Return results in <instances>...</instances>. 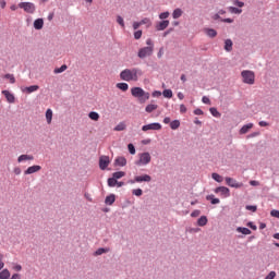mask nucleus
Returning a JSON list of instances; mask_svg holds the SVG:
<instances>
[{
    "mask_svg": "<svg viewBox=\"0 0 279 279\" xmlns=\"http://www.w3.org/2000/svg\"><path fill=\"white\" fill-rule=\"evenodd\" d=\"M117 184H118V181L116 178L112 177V178L108 179V186L114 187V186H117Z\"/></svg>",
    "mask_w": 279,
    "mask_h": 279,
    "instance_id": "obj_40",
    "label": "nucleus"
},
{
    "mask_svg": "<svg viewBox=\"0 0 279 279\" xmlns=\"http://www.w3.org/2000/svg\"><path fill=\"white\" fill-rule=\"evenodd\" d=\"M183 11L182 9H175L172 13V19H180V16H182Z\"/></svg>",
    "mask_w": 279,
    "mask_h": 279,
    "instance_id": "obj_32",
    "label": "nucleus"
},
{
    "mask_svg": "<svg viewBox=\"0 0 279 279\" xmlns=\"http://www.w3.org/2000/svg\"><path fill=\"white\" fill-rule=\"evenodd\" d=\"M143 36V31H136L134 33L135 40H141V37Z\"/></svg>",
    "mask_w": 279,
    "mask_h": 279,
    "instance_id": "obj_45",
    "label": "nucleus"
},
{
    "mask_svg": "<svg viewBox=\"0 0 279 279\" xmlns=\"http://www.w3.org/2000/svg\"><path fill=\"white\" fill-rule=\"evenodd\" d=\"M159 19L161 21H165V19H169V11H166L163 13H160Z\"/></svg>",
    "mask_w": 279,
    "mask_h": 279,
    "instance_id": "obj_48",
    "label": "nucleus"
},
{
    "mask_svg": "<svg viewBox=\"0 0 279 279\" xmlns=\"http://www.w3.org/2000/svg\"><path fill=\"white\" fill-rule=\"evenodd\" d=\"M19 8L24 10L27 14H34L36 12V4L33 2H20Z\"/></svg>",
    "mask_w": 279,
    "mask_h": 279,
    "instance_id": "obj_5",
    "label": "nucleus"
},
{
    "mask_svg": "<svg viewBox=\"0 0 279 279\" xmlns=\"http://www.w3.org/2000/svg\"><path fill=\"white\" fill-rule=\"evenodd\" d=\"M252 128H254V123H248V124L243 125L239 132H240V134H247V132H250V130H252Z\"/></svg>",
    "mask_w": 279,
    "mask_h": 279,
    "instance_id": "obj_15",
    "label": "nucleus"
},
{
    "mask_svg": "<svg viewBox=\"0 0 279 279\" xmlns=\"http://www.w3.org/2000/svg\"><path fill=\"white\" fill-rule=\"evenodd\" d=\"M112 178H114L116 180H121V178H125V172H123V171L114 172L112 174Z\"/></svg>",
    "mask_w": 279,
    "mask_h": 279,
    "instance_id": "obj_33",
    "label": "nucleus"
},
{
    "mask_svg": "<svg viewBox=\"0 0 279 279\" xmlns=\"http://www.w3.org/2000/svg\"><path fill=\"white\" fill-rule=\"evenodd\" d=\"M132 193H133L136 197H141V195H143V190L136 189V190H133Z\"/></svg>",
    "mask_w": 279,
    "mask_h": 279,
    "instance_id": "obj_47",
    "label": "nucleus"
},
{
    "mask_svg": "<svg viewBox=\"0 0 279 279\" xmlns=\"http://www.w3.org/2000/svg\"><path fill=\"white\" fill-rule=\"evenodd\" d=\"M5 80H9L10 84H14L16 82V78H14V74H5Z\"/></svg>",
    "mask_w": 279,
    "mask_h": 279,
    "instance_id": "obj_42",
    "label": "nucleus"
},
{
    "mask_svg": "<svg viewBox=\"0 0 279 279\" xmlns=\"http://www.w3.org/2000/svg\"><path fill=\"white\" fill-rule=\"evenodd\" d=\"M10 279H21V275L14 274V275H12V277Z\"/></svg>",
    "mask_w": 279,
    "mask_h": 279,
    "instance_id": "obj_64",
    "label": "nucleus"
},
{
    "mask_svg": "<svg viewBox=\"0 0 279 279\" xmlns=\"http://www.w3.org/2000/svg\"><path fill=\"white\" fill-rule=\"evenodd\" d=\"M194 114L202 116V114H204V111H202V109H195Z\"/></svg>",
    "mask_w": 279,
    "mask_h": 279,
    "instance_id": "obj_60",
    "label": "nucleus"
},
{
    "mask_svg": "<svg viewBox=\"0 0 279 279\" xmlns=\"http://www.w3.org/2000/svg\"><path fill=\"white\" fill-rule=\"evenodd\" d=\"M270 215L271 217H276L277 219H279V210L274 209L270 211Z\"/></svg>",
    "mask_w": 279,
    "mask_h": 279,
    "instance_id": "obj_52",
    "label": "nucleus"
},
{
    "mask_svg": "<svg viewBox=\"0 0 279 279\" xmlns=\"http://www.w3.org/2000/svg\"><path fill=\"white\" fill-rule=\"evenodd\" d=\"M40 87L38 85H33V86H28V87H25L23 90V93H28V94H32V93H36V90H38Z\"/></svg>",
    "mask_w": 279,
    "mask_h": 279,
    "instance_id": "obj_18",
    "label": "nucleus"
},
{
    "mask_svg": "<svg viewBox=\"0 0 279 279\" xmlns=\"http://www.w3.org/2000/svg\"><path fill=\"white\" fill-rule=\"evenodd\" d=\"M44 25H45V21L43 19H37L34 22V27L36 29H43Z\"/></svg>",
    "mask_w": 279,
    "mask_h": 279,
    "instance_id": "obj_20",
    "label": "nucleus"
},
{
    "mask_svg": "<svg viewBox=\"0 0 279 279\" xmlns=\"http://www.w3.org/2000/svg\"><path fill=\"white\" fill-rule=\"evenodd\" d=\"M225 180L228 186H231V189H242L243 186V183L236 182V180L233 178L227 177Z\"/></svg>",
    "mask_w": 279,
    "mask_h": 279,
    "instance_id": "obj_8",
    "label": "nucleus"
},
{
    "mask_svg": "<svg viewBox=\"0 0 279 279\" xmlns=\"http://www.w3.org/2000/svg\"><path fill=\"white\" fill-rule=\"evenodd\" d=\"M169 27V20H163L159 22V24L156 26L157 32H163V29H167Z\"/></svg>",
    "mask_w": 279,
    "mask_h": 279,
    "instance_id": "obj_13",
    "label": "nucleus"
},
{
    "mask_svg": "<svg viewBox=\"0 0 279 279\" xmlns=\"http://www.w3.org/2000/svg\"><path fill=\"white\" fill-rule=\"evenodd\" d=\"M114 202H117V196L114 194L107 196L105 199V204H107V206H112Z\"/></svg>",
    "mask_w": 279,
    "mask_h": 279,
    "instance_id": "obj_16",
    "label": "nucleus"
},
{
    "mask_svg": "<svg viewBox=\"0 0 279 279\" xmlns=\"http://www.w3.org/2000/svg\"><path fill=\"white\" fill-rule=\"evenodd\" d=\"M108 165H110V158L108 156L100 157L99 167L102 171L108 169Z\"/></svg>",
    "mask_w": 279,
    "mask_h": 279,
    "instance_id": "obj_10",
    "label": "nucleus"
},
{
    "mask_svg": "<svg viewBox=\"0 0 279 279\" xmlns=\"http://www.w3.org/2000/svg\"><path fill=\"white\" fill-rule=\"evenodd\" d=\"M151 53H154V47H144L138 50L137 56L138 58L143 59V58H149Z\"/></svg>",
    "mask_w": 279,
    "mask_h": 279,
    "instance_id": "obj_6",
    "label": "nucleus"
},
{
    "mask_svg": "<svg viewBox=\"0 0 279 279\" xmlns=\"http://www.w3.org/2000/svg\"><path fill=\"white\" fill-rule=\"evenodd\" d=\"M206 223H208V218L206 216H202L198 220H197V226H201L202 228L204 226H206Z\"/></svg>",
    "mask_w": 279,
    "mask_h": 279,
    "instance_id": "obj_26",
    "label": "nucleus"
},
{
    "mask_svg": "<svg viewBox=\"0 0 279 279\" xmlns=\"http://www.w3.org/2000/svg\"><path fill=\"white\" fill-rule=\"evenodd\" d=\"M117 88H119L120 90H123V93H125V90H128L130 88V85H128V83H118Z\"/></svg>",
    "mask_w": 279,
    "mask_h": 279,
    "instance_id": "obj_29",
    "label": "nucleus"
},
{
    "mask_svg": "<svg viewBox=\"0 0 279 279\" xmlns=\"http://www.w3.org/2000/svg\"><path fill=\"white\" fill-rule=\"evenodd\" d=\"M241 75L244 84L252 85L256 80V75L254 74L253 71H250V70L242 71Z\"/></svg>",
    "mask_w": 279,
    "mask_h": 279,
    "instance_id": "obj_4",
    "label": "nucleus"
},
{
    "mask_svg": "<svg viewBox=\"0 0 279 279\" xmlns=\"http://www.w3.org/2000/svg\"><path fill=\"white\" fill-rule=\"evenodd\" d=\"M170 128L171 130H178V128H180V120H173L170 122Z\"/></svg>",
    "mask_w": 279,
    "mask_h": 279,
    "instance_id": "obj_38",
    "label": "nucleus"
},
{
    "mask_svg": "<svg viewBox=\"0 0 279 279\" xmlns=\"http://www.w3.org/2000/svg\"><path fill=\"white\" fill-rule=\"evenodd\" d=\"M215 193H219L222 197H230V189L226 186L216 187Z\"/></svg>",
    "mask_w": 279,
    "mask_h": 279,
    "instance_id": "obj_9",
    "label": "nucleus"
},
{
    "mask_svg": "<svg viewBox=\"0 0 279 279\" xmlns=\"http://www.w3.org/2000/svg\"><path fill=\"white\" fill-rule=\"evenodd\" d=\"M149 130H155V131L162 130V124L158 122H154V123L142 126L143 132H149Z\"/></svg>",
    "mask_w": 279,
    "mask_h": 279,
    "instance_id": "obj_7",
    "label": "nucleus"
},
{
    "mask_svg": "<svg viewBox=\"0 0 279 279\" xmlns=\"http://www.w3.org/2000/svg\"><path fill=\"white\" fill-rule=\"evenodd\" d=\"M2 95H4V97L9 104H14V101H15L14 94H11L8 90H2Z\"/></svg>",
    "mask_w": 279,
    "mask_h": 279,
    "instance_id": "obj_14",
    "label": "nucleus"
},
{
    "mask_svg": "<svg viewBox=\"0 0 279 279\" xmlns=\"http://www.w3.org/2000/svg\"><path fill=\"white\" fill-rule=\"evenodd\" d=\"M131 95L138 99L140 104H145V101H147L150 97L149 93L145 92L141 87H133L131 89Z\"/></svg>",
    "mask_w": 279,
    "mask_h": 279,
    "instance_id": "obj_2",
    "label": "nucleus"
},
{
    "mask_svg": "<svg viewBox=\"0 0 279 279\" xmlns=\"http://www.w3.org/2000/svg\"><path fill=\"white\" fill-rule=\"evenodd\" d=\"M3 258H4L3 254L0 253V271L1 269H3V267H5V263L3 262Z\"/></svg>",
    "mask_w": 279,
    "mask_h": 279,
    "instance_id": "obj_49",
    "label": "nucleus"
},
{
    "mask_svg": "<svg viewBox=\"0 0 279 279\" xmlns=\"http://www.w3.org/2000/svg\"><path fill=\"white\" fill-rule=\"evenodd\" d=\"M155 110H158V105L156 104H149L145 108V112H148V114H150V112H154Z\"/></svg>",
    "mask_w": 279,
    "mask_h": 279,
    "instance_id": "obj_21",
    "label": "nucleus"
},
{
    "mask_svg": "<svg viewBox=\"0 0 279 279\" xmlns=\"http://www.w3.org/2000/svg\"><path fill=\"white\" fill-rule=\"evenodd\" d=\"M25 160H34V156L33 155H21L17 158V162H25Z\"/></svg>",
    "mask_w": 279,
    "mask_h": 279,
    "instance_id": "obj_22",
    "label": "nucleus"
},
{
    "mask_svg": "<svg viewBox=\"0 0 279 279\" xmlns=\"http://www.w3.org/2000/svg\"><path fill=\"white\" fill-rule=\"evenodd\" d=\"M134 182H151V177L149 174L135 177L134 181H131V184Z\"/></svg>",
    "mask_w": 279,
    "mask_h": 279,
    "instance_id": "obj_11",
    "label": "nucleus"
},
{
    "mask_svg": "<svg viewBox=\"0 0 279 279\" xmlns=\"http://www.w3.org/2000/svg\"><path fill=\"white\" fill-rule=\"evenodd\" d=\"M202 101H203V104L210 105V98H208V96H204V97L202 98Z\"/></svg>",
    "mask_w": 279,
    "mask_h": 279,
    "instance_id": "obj_53",
    "label": "nucleus"
},
{
    "mask_svg": "<svg viewBox=\"0 0 279 279\" xmlns=\"http://www.w3.org/2000/svg\"><path fill=\"white\" fill-rule=\"evenodd\" d=\"M141 22H134L133 23V29H138V27H141Z\"/></svg>",
    "mask_w": 279,
    "mask_h": 279,
    "instance_id": "obj_58",
    "label": "nucleus"
},
{
    "mask_svg": "<svg viewBox=\"0 0 279 279\" xmlns=\"http://www.w3.org/2000/svg\"><path fill=\"white\" fill-rule=\"evenodd\" d=\"M108 252H110V248L100 247L94 253V256H101V254H108Z\"/></svg>",
    "mask_w": 279,
    "mask_h": 279,
    "instance_id": "obj_25",
    "label": "nucleus"
},
{
    "mask_svg": "<svg viewBox=\"0 0 279 279\" xmlns=\"http://www.w3.org/2000/svg\"><path fill=\"white\" fill-rule=\"evenodd\" d=\"M163 97H166L167 99H171V97H173V92L171 89H165L162 92Z\"/></svg>",
    "mask_w": 279,
    "mask_h": 279,
    "instance_id": "obj_37",
    "label": "nucleus"
},
{
    "mask_svg": "<svg viewBox=\"0 0 279 279\" xmlns=\"http://www.w3.org/2000/svg\"><path fill=\"white\" fill-rule=\"evenodd\" d=\"M10 270L8 268H2L0 270V279H10Z\"/></svg>",
    "mask_w": 279,
    "mask_h": 279,
    "instance_id": "obj_19",
    "label": "nucleus"
},
{
    "mask_svg": "<svg viewBox=\"0 0 279 279\" xmlns=\"http://www.w3.org/2000/svg\"><path fill=\"white\" fill-rule=\"evenodd\" d=\"M233 3H234L235 5H238V8H243V5H245L244 2H241V1H239V0L233 1Z\"/></svg>",
    "mask_w": 279,
    "mask_h": 279,
    "instance_id": "obj_54",
    "label": "nucleus"
},
{
    "mask_svg": "<svg viewBox=\"0 0 279 279\" xmlns=\"http://www.w3.org/2000/svg\"><path fill=\"white\" fill-rule=\"evenodd\" d=\"M246 210H252V213H256V206L248 205L246 206Z\"/></svg>",
    "mask_w": 279,
    "mask_h": 279,
    "instance_id": "obj_56",
    "label": "nucleus"
},
{
    "mask_svg": "<svg viewBox=\"0 0 279 279\" xmlns=\"http://www.w3.org/2000/svg\"><path fill=\"white\" fill-rule=\"evenodd\" d=\"M66 69H68L66 64H63L60 68L54 69L53 73H56V74L64 73V71H66Z\"/></svg>",
    "mask_w": 279,
    "mask_h": 279,
    "instance_id": "obj_39",
    "label": "nucleus"
},
{
    "mask_svg": "<svg viewBox=\"0 0 279 279\" xmlns=\"http://www.w3.org/2000/svg\"><path fill=\"white\" fill-rule=\"evenodd\" d=\"M43 167L40 166H31L24 171V175H32V173H38Z\"/></svg>",
    "mask_w": 279,
    "mask_h": 279,
    "instance_id": "obj_12",
    "label": "nucleus"
},
{
    "mask_svg": "<svg viewBox=\"0 0 279 279\" xmlns=\"http://www.w3.org/2000/svg\"><path fill=\"white\" fill-rule=\"evenodd\" d=\"M236 232H241V234H245V235L252 234V230H250V229H247L245 227H239L236 229Z\"/></svg>",
    "mask_w": 279,
    "mask_h": 279,
    "instance_id": "obj_27",
    "label": "nucleus"
},
{
    "mask_svg": "<svg viewBox=\"0 0 279 279\" xmlns=\"http://www.w3.org/2000/svg\"><path fill=\"white\" fill-rule=\"evenodd\" d=\"M201 215V211L199 210H194L192 214H191V217H199Z\"/></svg>",
    "mask_w": 279,
    "mask_h": 279,
    "instance_id": "obj_59",
    "label": "nucleus"
},
{
    "mask_svg": "<svg viewBox=\"0 0 279 279\" xmlns=\"http://www.w3.org/2000/svg\"><path fill=\"white\" fill-rule=\"evenodd\" d=\"M5 5H7L5 0H1L0 1V8L3 10V9H5Z\"/></svg>",
    "mask_w": 279,
    "mask_h": 279,
    "instance_id": "obj_63",
    "label": "nucleus"
},
{
    "mask_svg": "<svg viewBox=\"0 0 279 279\" xmlns=\"http://www.w3.org/2000/svg\"><path fill=\"white\" fill-rule=\"evenodd\" d=\"M180 112L184 114L186 112V106L180 105Z\"/></svg>",
    "mask_w": 279,
    "mask_h": 279,
    "instance_id": "obj_57",
    "label": "nucleus"
},
{
    "mask_svg": "<svg viewBox=\"0 0 279 279\" xmlns=\"http://www.w3.org/2000/svg\"><path fill=\"white\" fill-rule=\"evenodd\" d=\"M128 149H129V151H130V154H131L132 156H134V155L136 154V148L134 147L133 144H129V145H128Z\"/></svg>",
    "mask_w": 279,
    "mask_h": 279,
    "instance_id": "obj_44",
    "label": "nucleus"
},
{
    "mask_svg": "<svg viewBox=\"0 0 279 279\" xmlns=\"http://www.w3.org/2000/svg\"><path fill=\"white\" fill-rule=\"evenodd\" d=\"M276 278V271H270L265 279H274Z\"/></svg>",
    "mask_w": 279,
    "mask_h": 279,
    "instance_id": "obj_51",
    "label": "nucleus"
},
{
    "mask_svg": "<svg viewBox=\"0 0 279 279\" xmlns=\"http://www.w3.org/2000/svg\"><path fill=\"white\" fill-rule=\"evenodd\" d=\"M138 160L135 161V165L137 167H145L147 165H149V162H151V155L149 153H141L138 155Z\"/></svg>",
    "mask_w": 279,
    "mask_h": 279,
    "instance_id": "obj_3",
    "label": "nucleus"
},
{
    "mask_svg": "<svg viewBox=\"0 0 279 279\" xmlns=\"http://www.w3.org/2000/svg\"><path fill=\"white\" fill-rule=\"evenodd\" d=\"M143 77V70L138 68L124 69L120 73V78L123 82H138Z\"/></svg>",
    "mask_w": 279,
    "mask_h": 279,
    "instance_id": "obj_1",
    "label": "nucleus"
},
{
    "mask_svg": "<svg viewBox=\"0 0 279 279\" xmlns=\"http://www.w3.org/2000/svg\"><path fill=\"white\" fill-rule=\"evenodd\" d=\"M146 45H148V47H153L154 49V41H151V39H147Z\"/></svg>",
    "mask_w": 279,
    "mask_h": 279,
    "instance_id": "obj_62",
    "label": "nucleus"
},
{
    "mask_svg": "<svg viewBox=\"0 0 279 279\" xmlns=\"http://www.w3.org/2000/svg\"><path fill=\"white\" fill-rule=\"evenodd\" d=\"M22 269H23V266H21V264H13L14 271H21Z\"/></svg>",
    "mask_w": 279,
    "mask_h": 279,
    "instance_id": "obj_50",
    "label": "nucleus"
},
{
    "mask_svg": "<svg viewBox=\"0 0 279 279\" xmlns=\"http://www.w3.org/2000/svg\"><path fill=\"white\" fill-rule=\"evenodd\" d=\"M205 34L209 38H216V36H217V32L215 31V28H205Z\"/></svg>",
    "mask_w": 279,
    "mask_h": 279,
    "instance_id": "obj_23",
    "label": "nucleus"
},
{
    "mask_svg": "<svg viewBox=\"0 0 279 279\" xmlns=\"http://www.w3.org/2000/svg\"><path fill=\"white\" fill-rule=\"evenodd\" d=\"M140 23L141 25H151V20H149L148 17H145Z\"/></svg>",
    "mask_w": 279,
    "mask_h": 279,
    "instance_id": "obj_46",
    "label": "nucleus"
},
{
    "mask_svg": "<svg viewBox=\"0 0 279 279\" xmlns=\"http://www.w3.org/2000/svg\"><path fill=\"white\" fill-rule=\"evenodd\" d=\"M123 130H125V123L120 122L114 131L116 132H123Z\"/></svg>",
    "mask_w": 279,
    "mask_h": 279,
    "instance_id": "obj_41",
    "label": "nucleus"
},
{
    "mask_svg": "<svg viewBox=\"0 0 279 279\" xmlns=\"http://www.w3.org/2000/svg\"><path fill=\"white\" fill-rule=\"evenodd\" d=\"M209 112H210V114H213V117H216V119H219V117H221V113L215 107H211L209 109Z\"/></svg>",
    "mask_w": 279,
    "mask_h": 279,
    "instance_id": "obj_31",
    "label": "nucleus"
},
{
    "mask_svg": "<svg viewBox=\"0 0 279 279\" xmlns=\"http://www.w3.org/2000/svg\"><path fill=\"white\" fill-rule=\"evenodd\" d=\"M88 117L92 121H99V113L96 111H90L88 113Z\"/></svg>",
    "mask_w": 279,
    "mask_h": 279,
    "instance_id": "obj_28",
    "label": "nucleus"
},
{
    "mask_svg": "<svg viewBox=\"0 0 279 279\" xmlns=\"http://www.w3.org/2000/svg\"><path fill=\"white\" fill-rule=\"evenodd\" d=\"M258 125H259L260 128H267V126L269 125V123L266 122V121H259V122H258Z\"/></svg>",
    "mask_w": 279,
    "mask_h": 279,
    "instance_id": "obj_55",
    "label": "nucleus"
},
{
    "mask_svg": "<svg viewBox=\"0 0 279 279\" xmlns=\"http://www.w3.org/2000/svg\"><path fill=\"white\" fill-rule=\"evenodd\" d=\"M162 95V93L161 92H158V90H155L154 93H153V97H160Z\"/></svg>",
    "mask_w": 279,
    "mask_h": 279,
    "instance_id": "obj_61",
    "label": "nucleus"
},
{
    "mask_svg": "<svg viewBox=\"0 0 279 279\" xmlns=\"http://www.w3.org/2000/svg\"><path fill=\"white\" fill-rule=\"evenodd\" d=\"M228 10L231 14H241L243 12V10L235 7H229Z\"/></svg>",
    "mask_w": 279,
    "mask_h": 279,
    "instance_id": "obj_30",
    "label": "nucleus"
},
{
    "mask_svg": "<svg viewBox=\"0 0 279 279\" xmlns=\"http://www.w3.org/2000/svg\"><path fill=\"white\" fill-rule=\"evenodd\" d=\"M52 119H53V111L51 109H47V111H46L47 123L51 124Z\"/></svg>",
    "mask_w": 279,
    "mask_h": 279,
    "instance_id": "obj_24",
    "label": "nucleus"
},
{
    "mask_svg": "<svg viewBox=\"0 0 279 279\" xmlns=\"http://www.w3.org/2000/svg\"><path fill=\"white\" fill-rule=\"evenodd\" d=\"M117 23H119V25L122 27V28H125V22L123 21V17L121 15H118L117 16Z\"/></svg>",
    "mask_w": 279,
    "mask_h": 279,
    "instance_id": "obj_43",
    "label": "nucleus"
},
{
    "mask_svg": "<svg viewBox=\"0 0 279 279\" xmlns=\"http://www.w3.org/2000/svg\"><path fill=\"white\" fill-rule=\"evenodd\" d=\"M116 165L118 167H125V165H128V159H125V157H118L116 159Z\"/></svg>",
    "mask_w": 279,
    "mask_h": 279,
    "instance_id": "obj_17",
    "label": "nucleus"
},
{
    "mask_svg": "<svg viewBox=\"0 0 279 279\" xmlns=\"http://www.w3.org/2000/svg\"><path fill=\"white\" fill-rule=\"evenodd\" d=\"M211 178H213V180H215L216 182H223V177H221L219 173H217V172H214L213 174H211Z\"/></svg>",
    "mask_w": 279,
    "mask_h": 279,
    "instance_id": "obj_35",
    "label": "nucleus"
},
{
    "mask_svg": "<svg viewBox=\"0 0 279 279\" xmlns=\"http://www.w3.org/2000/svg\"><path fill=\"white\" fill-rule=\"evenodd\" d=\"M232 39H227L226 41H225V49L227 50V51H232Z\"/></svg>",
    "mask_w": 279,
    "mask_h": 279,
    "instance_id": "obj_34",
    "label": "nucleus"
},
{
    "mask_svg": "<svg viewBox=\"0 0 279 279\" xmlns=\"http://www.w3.org/2000/svg\"><path fill=\"white\" fill-rule=\"evenodd\" d=\"M206 199L208 201V202H211V204H219L221 201H219V198H215V195H208L207 197H206Z\"/></svg>",
    "mask_w": 279,
    "mask_h": 279,
    "instance_id": "obj_36",
    "label": "nucleus"
}]
</instances>
